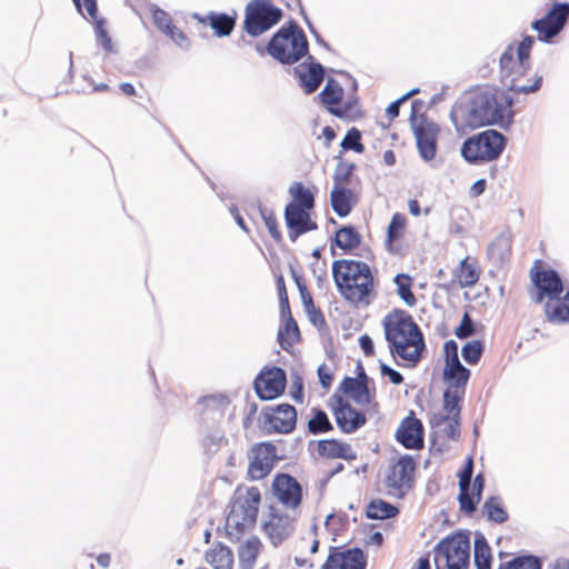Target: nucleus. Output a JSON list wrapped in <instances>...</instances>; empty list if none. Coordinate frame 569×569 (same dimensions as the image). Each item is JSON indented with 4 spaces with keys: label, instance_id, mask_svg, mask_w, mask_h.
<instances>
[{
    "label": "nucleus",
    "instance_id": "64",
    "mask_svg": "<svg viewBox=\"0 0 569 569\" xmlns=\"http://www.w3.org/2000/svg\"><path fill=\"white\" fill-rule=\"evenodd\" d=\"M317 373H318V378H319L320 385L325 389H328L331 386V382H332V375H331V372H329L327 366L325 363L319 366L318 370H317Z\"/></svg>",
    "mask_w": 569,
    "mask_h": 569
},
{
    "label": "nucleus",
    "instance_id": "14",
    "mask_svg": "<svg viewBox=\"0 0 569 569\" xmlns=\"http://www.w3.org/2000/svg\"><path fill=\"white\" fill-rule=\"evenodd\" d=\"M272 491L286 507L296 509L302 500V487L298 480L288 473H278L272 481Z\"/></svg>",
    "mask_w": 569,
    "mask_h": 569
},
{
    "label": "nucleus",
    "instance_id": "37",
    "mask_svg": "<svg viewBox=\"0 0 569 569\" xmlns=\"http://www.w3.org/2000/svg\"><path fill=\"white\" fill-rule=\"evenodd\" d=\"M308 431L311 435H320L333 430L328 415L320 408L312 409V417L308 421Z\"/></svg>",
    "mask_w": 569,
    "mask_h": 569
},
{
    "label": "nucleus",
    "instance_id": "62",
    "mask_svg": "<svg viewBox=\"0 0 569 569\" xmlns=\"http://www.w3.org/2000/svg\"><path fill=\"white\" fill-rule=\"evenodd\" d=\"M380 373L382 377H387L393 385H400L403 381V377L399 371L383 362H380Z\"/></svg>",
    "mask_w": 569,
    "mask_h": 569
},
{
    "label": "nucleus",
    "instance_id": "19",
    "mask_svg": "<svg viewBox=\"0 0 569 569\" xmlns=\"http://www.w3.org/2000/svg\"><path fill=\"white\" fill-rule=\"evenodd\" d=\"M499 69L502 83H508L510 80H518L523 77L530 69L529 61H521L520 56H517L512 44L506 47L499 58Z\"/></svg>",
    "mask_w": 569,
    "mask_h": 569
},
{
    "label": "nucleus",
    "instance_id": "52",
    "mask_svg": "<svg viewBox=\"0 0 569 569\" xmlns=\"http://www.w3.org/2000/svg\"><path fill=\"white\" fill-rule=\"evenodd\" d=\"M406 226V217L401 213H395L387 230V239L389 242L397 241Z\"/></svg>",
    "mask_w": 569,
    "mask_h": 569
},
{
    "label": "nucleus",
    "instance_id": "18",
    "mask_svg": "<svg viewBox=\"0 0 569 569\" xmlns=\"http://www.w3.org/2000/svg\"><path fill=\"white\" fill-rule=\"evenodd\" d=\"M397 441L407 449L419 450L423 448V426L422 422L413 416L406 417L396 431Z\"/></svg>",
    "mask_w": 569,
    "mask_h": 569
},
{
    "label": "nucleus",
    "instance_id": "15",
    "mask_svg": "<svg viewBox=\"0 0 569 569\" xmlns=\"http://www.w3.org/2000/svg\"><path fill=\"white\" fill-rule=\"evenodd\" d=\"M310 211L303 208H297L293 204H287L284 208V222L288 229L289 239L295 242L301 234L318 229V224L312 221Z\"/></svg>",
    "mask_w": 569,
    "mask_h": 569
},
{
    "label": "nucleus",
    "instance_id": "29",
    "mask_svg": "<svg viewBox=\"0 0 569 569\" xmlns=\"http://www.w3.org/2000/svg\"><path fill=\"white\" fill-rule=\"evenodd\" d=\"M283 326L278 331V342L283 350H289L300 339V331L291 312L289 316H281Z\"/></svg>",
    "mask_w": 569,
    "mask_h": 569
},
{
    "label": "nucleus",
    "instance_id": "48",
    "mask_svg": "<svg viewBox=\"0 0 569 569\" xmlns=\"http://www.w3.org/2000/svg\"><path fill=\"white\" fill-rule=\"evenodd\" d=\"M223 443H224V437H223L222 431L214 429V430L208 432L202 440V447H203L204 455L208 457L213 456Z\"/></svg>",
    "mask_w": 569,
    "mask_h": 569
},
{
    "label": "nucleus",
    "instance_id": "22",
    "mask_svg": "<svg viewBox=\"0 0 569 569\" xmlns=\"http://www.w3.org/2000/svg\"><path fill=\"white\" fill-rule=\"evenodd\" d=\"M343 96V89L335 79L330 78L322 91L319 93V97L325 106H327L328 110L337 116L345 117L348 112L351 111V103L347 102L345 108H333L332 106L338 104Z\"/></svg>",
    "mask_w": 569,
    "mask_h": 569
},
{
    "label": "nucleus",
    "instance_id": "58",
    "mask_svg": "<svg viewBox=\"0 0 569 569\" xmlns=\"http://www.w3.org/2000/svg\"><path fill=\"white\" fill-rule=\"evenodd\" d=\"M277 289H278V296H279V306H280V315L281 316H289L290 306H289V299L286 290V286L283 282L282 277L278 279L277 282Z\"/></svg>",
    "mask_w": 569,
    "mask_h": 569
},
{
    "label": "nucleus",
    "instance_id": "36",
    "mask_svg": "<svg viewBox=\"0 0 569 569\" xmlns=\"http://www.w3.org/2000/svg\"><path fill=\"white\" fill-rule=\"evenodd\" d=\"M542 18L562 31L569 21V2H553Z\"/></svg>",
    "mask_w": 569,
    "mask_h": 569
},
{
    "label": "nucleus",
    "instance_id": "31",
    "mask_svg": "<svg viewBox=\"0 0 569 569\" xmlns=\"http://www.w3.org/2000/svg\"><path fill=\"white\" fill-rule=\"evenodd\" d=\"M289 194L292 200L288 204H293L297 208L312 210L315 208V196L309 188L305 187L302 182L296 181L289 187Z\"/></svg>",
    "mask_w": 569,
    "mask_h": 569
},
{
    "label": "nucleus",
    "instance_id": "43",
    "mask_svg": "<svg viewBox=\"0 0 569 569\" xmlns=\"http://www.w3.org/2000/svg\"><path fill=\"white\" fill-rule=\"evenodd\" d=\"M458 279L462 288L472 287L479 279L478 272L475 266L469 262L468 257L460 261Z\"/></svg>",
    "mask_w": 569,
    "mask_h": 569
},
{
    "label": "nucleus",
    "instance_id": "34",
    "mask_svg": "<svg viewBox=\"0 0 569 569\" xmlns=\"http://www.w3.org/2000/svg\"><path fill=\"white\" fill-rule=\"evenodd\" d=\"M361 237L353 226H343L336 231L335 243L340 249L348 251L360 244Z\"/></svg>",
    "mask_w": 569,
    "mask_h": 569
},
{
    "label": "nucleus",
    "instance_id": "57",
    "mask_svg": "<svg viewBox=\"0 0 569 569\" xmlns=\"http://www.w3.org/2000/svg\"><path fill=\"white\" fill-rule=\"evenodd\" d=\"M291 398L297 403H302L305 399L303 395V379L298 373L291 375V391H290Z\"/></svg>",
    "mask_w": 569,
    "mask_h": 569
},
{
    "label": "nucleus",
    "instance_id": "10",
    "mask_svg": "<svg viewBox=\"0 0 569 569\" xmlns=\"http://www.w3.org/2000/svg\"><path fill=\"white\" fill-rule=\"evenodd\" d=\"M422 102L415 100L411 106L410 122L411 128L416 138L419 156L425 161H431L435 159L437 153V137L439 133V127L422 119L420 123H417L416 112L421 108Z\"/></svg>",
    "mask_w": 569,
    "mask_h": 569
},
{
    "label": "nucleus",
    "instance_id": "45",
    "mask_svg": "<svg viewBox=\"0 0 569 569\" xmlns=\"http://www.w3.org/2000/svg\"><path fill=\"white\" fill-rule=\"evenodd\" d=\"M150 12L153 23L163 34H168L170 31H172V29H174L172 19L167 11L162 10L156 4H150Z\"/></svg>",
    "mask_w": 569,
    "mask_h": 569
},
{
    "label": "nucleus",
    "instance_id": "54",
    "mask_svg": "<svg viewBox=\"0 0 569 569\" xmlns=\"http://www.w3.org/2000/svg\"><path fill=\"white\" fill-rule=\"evenodd\" d=\"M541 83H542V76H537L536 79H535V82L530 86H526V84H518L517 83V80H510L508 83H505L503 86L509 90V91H512L515 93H525V94H528V93H532V92H536L540 89L541 87Z\"/></svg>",
    "mask_w": 569,
    "mask_h": 569
},
{
    "label": "nucleus",
    "instance_id": "30",
    "mask_svg": "<svg viewBox=\"0 0 569 569\" xmlns=\"http://www.w3.org/2000/svg\"><path fill=\"white\" fill-rule=\"evenodd\" d=\"M482 512L491 522L501 525L509 519L503 499L499 496H491L486 499L482 506Z\"/></svg>",
    "mask_w": 569,
    "mask_h": 569
},
{
    "label": "nucleus",
    "instance_id": "21",
    "mask_svg": "<svg viewBox=\"0 0 569 569\" xmlns=\"http://www.w3.org/2000/svg\"><path fill=\"white\" fill-rule=\"evenodd\" d=\"M263 530L272 545L278 546L293 531V520L289 516L272 513L263 523Z\"/></svg>",
    "mask_w": 569,
    "mask_h": 569
},
{
    "label": "nucleus",
    "instance_id": "38",
    "mask_svg": "<svg viewBox=\"0 0 569 569\" xmlns=\"http://www.w3.org/2000/svg\"><path fill=\"white\" fill-rule=\"evenodd\" d=\"M510 241L505 236H498L488 247V257L496 263H503L510 253Z\"/></svg>",
    "mask_w": 569,
    "mask_h": 569
},
{
    "label": "nucleus",
    "instance_id": "4",
    "mask_svg": "<svg viewBox=\"0 0 569 569\" xmlns=\"http://www.w3.org/2000/svg\"><path fill=\"white\" fill-rule=\"evenodd\" d=\"M531 280L537 288L536 302L540 303L547 297L545 313L549 322H569V290L562 299L563 282L555 269H538L531 271Z\"/></svg>",
    "mask_w": 569,
    "mask_h": 569
},
{
    "label": "nucleus",
    "instance_id": "6",
    "mask_svg": "<svg viewBox=\"0 0 569 569\" xmlns=\"http://www.w3.org/2000/svg\"><path fill=\"white\" fill-rule=\"evenodd\" d=\"M226 531L230 540L240 542L239 557L243 569L249 568V488L240 486L234 491L230 511L226 519Z\"/></svg>",
    "mask_w": 569,
    "mask_h": 569
},
{
    "label": "nucleus",
    "instance_id": "13",
    "mask_svg": "<svg viewBox=\"0 0 569 569\" xmlns=\"http://www.w3.org/2000/svg\"><path fill=\"white\" fill-rule=\"evenodd\" d=\"M287 373L282 368L272 367L261 371L253 381V389L259 399L270 401L280 397L286 389Z\"/></svg>",
    "mask_w": 569,
    "mask_h": 569
},
{
    "label": "nucleus",
    "instance_id": "28",
    "mask_svg": "<svg viewBox=\"0 0 569 569\" xmlns=\"http://www.w3.org/2000/svg\"><path fill=\"white\" fill-rule=\"evenodd\" d=\"M470 375V370L461 361H458L445 365L442 378L449 385V388L465 390Z\"/></svg>",
    "mask_w": 569,
    "mask_h": 569
},
{
    "label": "nucleus",
    "instance_id": "39",
    "mask_svg": "<svg viewBox=\"0 0 569 569\" xmlns=\"http://www.w3.org/2000/svg\"><path fill=\"white\" fill-rule=\"evenodd\" d=\"M411 281L412 279L405 273H398L393 278L399 298L409 307H413L417 303V299L411 291Z\"/></svg>",
    "mask_w": 569,
    "mask_h": 569
},
{
    "label": "nucleus",
    "instance_id": "35",
    "mask_svg": "<svg viewBox=\"0 0 569 569\" xmlns=\"http://www.w3.org/2000/svg\"><path fill=\"white\" fill-rule=\"evenodd\" d=\"M209 26L218 37H227L231 33L234 27V19L227 13L210 12L207 17Z\"/></svg>",
    "mask_w": 569,
    "mask_h": 569
},
{
    "label": "nucleus",
    "instance_id": "55",
    "mask_svg": "<svg viewBox=\"0 0 569 569\" xmlns=\"http://www.w3.org/2000/svg\"><path fill=\"white\" fill-rule=\"evenodd\" d=\"M476 333L475 323L468 312H465L455 335L459 339H467Z\"/></svg>",
    "mask_w": 569,
    "mask_h": 569
},
{
    "label": "nucleus",
    "instance_id": "63",
    "mask_svg": "<svg viewBox=\"0 0 569 569\" xmlns=\"http://www.w3.org/2000/svg\"><path fill=\"white\" fill-rule=\"evenodd\" d=\"M166 36L169 37L181 49L187 50L189 48V40H188L187 36L181 30H179L176 26H174V29H172V31H170Z\"/></svg>",
    "mask_w": 569,
    "mask_h": 569
},
{
    "label": "nucleus",
    "instance_id": "23",
    "mask_svg": "<svg viewBox=\"0 0 569 569\" xmlns=\"http://www.w3.org/2000/svg\"><path fill=\"white\" fill-rule=\"evenodd\" d=\"M299 84L307 94L313 93L325 79V68L319 62H311L307 69L295 68Z\"/></svg>",
    "mask_w": 569,
    "mask_h": 569
},
{
    "label": "nucleus",
    "instance_id": "42",
    "mask_svg": "<svg viewBox=\"0 0 569 569\" xmlns=\"http://www.w3.org/2000/svg\"><path fill=\"white\" fill-rule=\"evenodd\" d=\"M541 560L536 556H519L510 561L500 563L498 569H541Z\"/></svg>",
    "mask_w": 569,
    "mask_h": 569
},
{
    "label": "nucleus",
    "instance_id": "5",
    "mask_svg": "<svg viewBox=\"0 0 569 569\" xmlns=\"http://www.w3.org/2000/svg\"><path fill=\"white\" fill-rule=\"evenodd\" d=\"M309 42L302 29L290 20L267 44V52L282 64H293L308 54Z\"/></svg>",
    "mask_w": 569,
    "mask_h": 569
},
{
    "label": "nucleus",
    "instance_id": "16",
    "mask_svg": "<svg viewBox=\"0 0 569 569\" xmlns=\"http://www.w3.org/2000/svg\"><path fill=\"white\" fill-rule=\"evenodd\" d=\"M251 479L268 476L278 459L277 448L271 442H260L251 448Z\"/></svg>",
    "mask_w": 569,
    "mask_h": 569
},
{
    "label": "nucleus",
    "instance_id": "60",
    "mask_svg": "<svg viewBox=\"0 0 569 569\" xmlns=\"http://www.w3.org/2000/svg\"><path fill=\"white\" fill-rule=\"evenodd\" d=\"M443 352L445 365L460 361L458 353V343L455 340H448L445 342Z\"/></svg>",
    "mask_w": 569,
    "mask_h": 569
},
{
    "label": "nucleus",
    "instance_id": "53",
    "mask_svg": "<svg viewBox=\"0 0 569 569\" xmlns=\"http://www.w3.org/2000/svg\"><path fill=\"white\" fill-rule=\"evenodd\" d=\"M259 212L261 214V218L270 233V236L276 240V241H280L281 240V232L280 230L278 229V222H277V219L274 217V213L272 210L270 209H267V208H263V207H259Z\"/></svg>",
    "mask_w": 569,
    "mask_h": 569
},
{
    "label": "nucleus",
    "instance_id": "44",
    "mask_svg": "<svg viewBox=\"0 0 569 569\" xmlns=\"http://www.w3.org/2000/svg\"><path fill=\"white\" fill-rule=\"evenodd\" d=\"M473 553L475 563L491 565V549L482 533L476 535Z\"/></svg>",
    "mask_w": 569,
    "mask_h": 569
},
{
    "label": "nucleus",
    "instance_id": "7",
    "mask_svg": "<svg viewBox=\"0 0 569 569\" xmlns=\"http://www.w3.org/2000/svg\"><path fill=\"white\" fill-rule=\"evenodd\" d=\"M507 146V138L495 129H487L467 138L461 146V156L471 163L489 162L498 159Z\"/></svg>",
    "mask_w": 569,
    "mask_h": 569
},
{
    "label": "nucleus",
    "instance_id": "11",
    "mask_svg": "<svg viewBox=\"0 0 569 569\" xmlns=\"http://www.w3.org/2000/svg\"><path fill=\"white\" fill-rule=\"evenodd\" d=\"M416 462L411 456H402L389 468L386 476L387 495L402 499L412 488Z\"/></svg>",
    "mask_w": 569,
    "mask_h": 569
},
{
    "label": "nucleus",
    "instance_id": "61",
    "mask_svg": "<svg viewBox=\"0 0 569 569\" xmlns=\"http://www.w3.org/2000/svg\"><path fill=\"white\" fill-rule=\"evenodd\" d=\"M473 475V460L468 457L463 469L459 472V487L471 486V479Z\"/></svg>",
    "mask_w": 569,
    "mask_h": 569
},
{
    "label": "nucleus",
    "instance_id": "27",
    "mask_svg": "<svg viewBox=\"0 0 569 569\" xmlns=\"http://www.w3.org/2000/svg\"><path fill=\"white\" fill-rule=\"evenodd\" d=\"M356 196L352 190L346 187H333L330 193L332 210L340 218L347 217L356 204Z\"/></svg>",
    "mask_w": 569,
    "mask_h": 569
},
{
    "label": "nucleus",
    "instance_id": "8",
    "mask_svg": "<svg viewBox=\"0 0 569 569\" xmlns=\"http://www.w3.org/2000/svg\"><path fill=\"white\" fill-rule=\"evenodd\" d=\"M469 559V536L461 531L441 539L433 548L437 569H468Z\"/></svg>",
    "mask_w": 569,
    "mask_h": 569
},
{
    "label": "nucleus",
    "instance_id": "56",
    "mask_svg": "<svg viewBox=\"0 0 569 569\" xmlns=\"http://www.w3.org/2000/svg\"><path fill=\"white\" fill-rule=\"evenodd\" d=\"M450 421H447L438 431L449 440H458L460 437V418L451 416Z\"/></svg>",
    "mask_w": 569,
    "mask_h": 569
},
{
    "label": "nucleus",
    "instance_id": "25",
    "mask_svg": "<svg viewBox=\"0 0 569 569\" xmlns=\"http://www.w3.org/2000/svg\"><path fill=\"white\" fill-rule=\"evenodd\" d=\"M318 453L326 458H341L345 460H355L357 453L352 450L350 445L341 442L337 439H322L318 441Z\"/></svg>",
    "mask_w": 569,
    "mask_h": 569
},
{
    "label": "nucleus",
    "instance_id": "40",
    "mask_svg": "<svg viewBox=\"0 0 569 569\" xmlns=\"http://www.w3.org/2000/svg\"><path fill=\"white\" fill-rule=\"evenodd\" d=\"M463 393L465 390L455 388H447L443 391V409L447 413L460 418V401L462 400Z\"/></svg>",
    "mask_w": 569,
    "mask_h": 569
},
{
    "label": "nucleus",
    "instance_id": "24",
    "mask_svg": "<svg viewBox=\"0 0 569 569\" xmlns=\"http://www.w3.org/2000/svg\"><path fill=\"white\" fill-rule=\"evenodd\" d=\"M83 6L87 10L88 16H90L93 20L94 24V34L97 42L102 47L104 52L112 53L116 52L113 42L111 38L109 37V33L106 29V20L98 18V7H97V0H82Z\"/></svg>",
    "mask_w": 569,
    "mask_h": 569
},
{
    "label": "nucleus",
    "instance_id": "1",
    "mask_svg": "<svg viewBox=\"0 0 569 569\" xmlns=\"http://www.w3.org/2000/svg\"><path fill=\"white\" fill-rule=\"evenodd\" d=\"M512 106V97L505 96L500 101L496 94L482 91L466 101L456 102L450 111V120L458 131L488 124H499L502 129H509L515 116Z\"/></svg>",
    "mask_w": 569,
    "mask_h": 569
},
{
    "label": "nucleus",
    "instance_id": "46",
    "mask_svg": "<svg viewBox=\"0 0 569 569\" xmlns=\"http://www.w3.org/2000/svg\"><path fill=\"white\" fill-rule=\"evenodd\" d=\"M485 351V345L481 340L468 341L461 349L463 360L469 365H477Z\"/></svg>",
    "mask_w": 569,
    "mask_h": 569
},
{
    "label": "nucleus",
    "instance_id": "3",
    "mask_svg": "<svg viewBox=\"0 0 569 569\" xmlns=\"http://www.w3.org/2000/svg\"><path fill=\"white\" fill-rule=\"evenodd\" d=\"M332 277L339 293L355 306H369L375 289V276L368 263L340 259L332 263Z\"/></svg>",
    "mask_w": 569,
    "mask_h": 569
},
{
    "label": "nucleus",
    "instance_id": "47",
    "mask_svg": "<svg viewBox=\"0 0 569 569\" xmlns=\"http://www.w3.org/2000/svg\"><path fill=\"white\" fill-rule=\"evenodd\" d=\"M459 491L458 501L460 510L465 513L475 512L481 499H478V497L470 491V486L459 487Z\"/></svg>",
    "mask_w": 569,
    "mask_h": 569
},
{
    "label": "nucleus",
    "instance_id": "2",
    "mask_svg": "<svg viewBox=\"0 0 569 569\" xmlns=\"http://www.w3.org/2000/svg\"><path fill=\"white\" fill-rule=\"evenodd\" d=\"M381 325L390 353L416 366L422 358L426 342L412 316L393 309L383 317Z\"/></svg>",
    "mask_w": 569,
    "mask_h": 569
},
{
    "label": "nucleus",
    "instance_id": "33",
    "mask_svg": "<svg viewBox=\"0 0 569 569\" xmlns=\"http://www.w3.org/2000/svg\"><path fill=\"white\" fill-rule=\"evenodd\" d=\"M206 561L214 569H230L233 556L229 548L218 545L206 552Z\"/></svg>",
    "mask_w": 569,
    "mask_h": 569
},
{
    "label": "nucleus",
    "instance_id": "51",
    "mask_svg": "<svg viewBox=\"0 0 569 569\" xmlns=\"http://www.w3.org/2000/svg\"><path fill=\"white\" fill-rule=\"evenodd\" d=\"M340 146L343 150H353L355 152L361 153L365 149L361 143V132L357 128L349 129Z\"/></svg>",
    "mask_w": 569,
    "mask_h": 569
},
{
    "label": "nucleus",
    "instance_id": "59",
    "mask_svg": "<svg viewBox=\"0 0 569 569\" xmlns=\"http://www.w3.org/2000/svg\"><path fill=\"white\" fill-rule=\"evenodd\" d=\"M536 40L532 36H526L520 43L517 47L516 53L517 56H520L521 61H529L530 62V52L535 44Z\"/></svg>",
    "mask_w": 569,
    "mask_h": 569
},
{
    "label": "nucleus",
    "instance_id": "50",
    "mask_svg": "<svg viewBox=\"0 0 569 569\" xmlns=\"http://www.w3.org/2000/svg\"><path fill=\"white\" fill-rule=\"evenodd\" d=\"M227 396L222 393L204 396L199 399V405L206 409L214 411L218 416H222V409L228 405Z\"/></svg>",
    "mask_w": 569,
    "mask_h": 569
},
{
    "label": "nucleus",
    "instance_id": "26",
    "mask_svg": "<svg viewBox=\"0 0 569 569\" xmlns=\"http://www.w3.org/2000/svg\"><path fill=\"white\" fill-rule=\"evenodd\" d=\"M363 379L346 377L340 383V389L349 395L358 405L368 406L372 401V396L369 385L365 383Z\"/></svg>",
    "mask_w": 569,
    "mask_h": 569
},
{
    "label": "nucleus",
    "instance_id": "20",
    "mask_svg": "<svg viewBox=\"0 0 569 569\" xmlns=\"http://www.w3.org/2000/svg\"><path fill=\"white\" fill-rule=\"evenodd\" d=\"M366 559L361 549L355 548L343 552H331L322 569H365Z\"/></svg>",
    "mask_w": 569,
    "mask_h": 569
},
{
    "label": "nucleus",
    "instance_id": "49",
    "mask_svg": "<svg viewBox=\"0 0 569 569\" xmlns=\"http://www.w3.org/2000/svg\"><path fill=\"white\" fill-rule=\"evenodd\" d=\"M355 169V163L340 160L333 173V187H346L350 182Z\"/></svg>",
    "mask_w": 569,
    "mask_h": 569
},
{
    "label": "nucleus",
    "instance_id": "9",
    "mask_svg": "<svg viewBox=\"0 0 569 569\" xmlns=\"http://www.w3.org/2000/svg\"><path fill=\"white\" fill-rule=\"evenodd\" d=\"M258 427L267 435H288L297 426V410L290 403L267 405L257 417Z\"/></svg>",
    "mask_w": 569,
    "mask_h": 569
},
{
    "label": "nucleus",
    "instance_id": "32",
    "mask_svg": "<svg viewBox=\"0 0 569 569\" xmlns=\"http://www.w3.org/2000/svg\"><path fill=\"white\" fill-rule=\"evenodd\" d=\"M399 509L388 501L382 499H373L369 502L366 510V516L369 519L386 520L396 517Z\"/></svg>",
    "mask_w": 569,
    "mask_h": 569
},
{
    "label": "nucleus",
    "instance_id": "12",
    "mask_svg": "<svg viewBox=\"0 0 569 569\" xmlns=\"http://www.w3.org/2000/svg\"><path fill=\"white\" fill-rule=\"evenodd\" d=\"M282 18V9L274 6L272 0H251V38L266 33Z\"/></svg>",
    "mask_w": 569,
    "mask_h": 569
},
{
    "label": "nucleus",
    "instance_id": "41",
    "mask_svg": "<svg viewBox=\"0 0 569 569\" xmlns=\"http://www.w3.org/2000/svg\"><path fill=\"white\" fill-rule=\"evenodd\" d=\"M531 28L537 31L538 40L545 43H552L553 39L561 32L553 23L543 18L535 20Z\"/></svg>",
    "mask_w": 569,
    "mask_h": 569
},
{
    "label": "nucleus",
    "instance_id": "17",
    "mask_svg": "<svg viewBox=\"0 0 569 569\" xmlns=\"http://www.w3.org/2000/svg\"><path fill=\"white\" fill-rule=\"evenodd\" d=\"M332 411L337 426L345 433H352L366 423L365 413L353 408L342 397H337Z\"/></svg>",
    "mask_w": 569,
    "mask_h": 569
}]
</instances>
